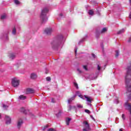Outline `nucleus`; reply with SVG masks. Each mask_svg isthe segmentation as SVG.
Listing matches in <instances>:
<instances>
[{
  "label": "nucleus",
  "instance_id": "nucleus-25",
  "mask_svg": "<svg viewBox=\"0 0 131 131\" xmlns=\"http://www.w3.org/2000/svg\"><path fill=\"white\" fill-rule=\"evenodd\" d=\"M68 108V111H71L72 110V106L71 105H69Z\"/></svg>",
  "mask_w": 131,
  "mask_h": 131
},
{
  "label": "nucleus",
  "instance_id": "nucleus-16",
  "mask_svg": "<svg viewBox=\"0 0 131 131\" xmlns=\"http://www.w3.org/2000/svg\"><path fill=\"white\" fill-rule=\"evenodd\" d=\"M88 13L89 15H90L91 16H93V15H94V10H93V9L90 10H89Z\"/></svg>",
  "mask_w": 131,
  "mask_h": 131
},
{
  "label": "nucleus",
  "instance_id": "nucleus-43",
  "mask_svg": "<svg viewBox=\"0 0 131 131\" xmlns=\"http://www.w3.org/2000/svg\"><path fill=\"white\" fill-rule=\"evenodd\" d=\"M82 42V41H80L79 42V43H80V42Z\"/></svg>",
  "mask_w": 131,
  "mask_h": 131
},
{
  "label": "nucleus",
  "instance_id": "nucleus-10",
  "mask_svg": "<svg viewBox=\"0 0 131 131\" xmlns=\"http://www.w3.org/2000/svg\"><path fill=\"white\" fill-rule=\"evenodd\" d=\"M83 123V124L86 125L85 126H86V128H87V129H90V125L89 124V123L86 121H84Z\"/></svg>",
  "mask_w": 131,
  "mask_h": 131
},
{
  "label": "nucleus",
  "instance_id": "nucleus-28",
  "mask_svg": "<svg viewBox=\"0 0 131 131\" xmlns=\"http://www.w3.org/2000/svg\"><path fill=\"white\" fill-rule=\"evenodd\" d=\"M1 19L4 20V19H6V15H3L1 16Z\"/></svg>",
  "mask_w": 131,
  "mask_h": 131
},
{
  "label": "nucleus",
  "instance_id": "nucleus-8",
  "mask_svg": "<svg viewBox=\"0 0 131 131\" xmlns=\"http://www.w3.org/2000/svg\"><path fill=\"white\" fill-rule=\"evenodd\" d=\"M23 124V121L22 120H19L17 122V127L18 128L20 129V127H21V125Z\"/></svg>",
  "mask_w": 131,
  "mask_h": 131
},
{
  "label": "nucleus",
  "instance_id": "nucleus-13",
  "mask_svg": "<svg viewBox=\"0 0 131 131\" xmlns=\"http://www.w3.org/2000/svg\"><path fill=\"white\" fill-rule=\"evenodd\" d=\"M37 77V75H36L35 73H32L31 74V78L32 79H35Z\"/></svg>",
  "mask_w": 131,
  "mask_h": 131
},
{
  "label": "nucleus",
  "instance_id": "nucleus-30",
  "mask_svg": "<svg viewBox=\"0 0 131 131\" xmlns=\"http://www.w3.org/2000/svg\"><path fill=\"white\" fill-rule=\"evenodd\" d=\"M48 127H49V125H46V126H44L43 127V130H45V129H46V128H48Z\"/></svg>",
  "mask_w": 131,
  "mask_h": 131
},
{
  "label": "nucleus",
  "instance_id": "nucleus-29",
  "mask_svg": "<svg viewBox=\"0 0 131 131\" xmlns=\"http://www.w3.org/2000/svg\"><path fill=\"white\" fill-rule=\"evenodd\" d=\"M46 80H47V81H51V77H47L46 78Z\"/></svg>",
  "mask_w": 131,
  "mask_h": 131
},
{
  "label": "nucleus",
  "instance_id": "nucleus-14",
  "mask_svg": "<svg viewBox=\"0 0 131 131\" xmlns=\"http://www.w3.org/2000/svg\"><path fill=\"white\" fill-rule=\"evenodd\" d=\"M20 112H23V113H24L25 114H27V112L26 110H25V108L24 107H21L20 108Z\"/></svg>",
  "mask_w": 131,
  "mask_h": 131
},
{
  "label": "nucleus",
  "instance_id": "nucleus-18",
  "mask_svg": "<svg viewBox=\"0 0 131 131\" xmlns=\"http://www.w3.org/2000/svg\"><path fill=\"white\" fill-rule=\"evenodd\" d=\"M77 106L78 107V108L82 109V108H83V106H82V105L81 104H77Z\"/></svg>",
  "mask_w": 131,
  "mask_h": 131
},
{
  "label": "nucleus",
  "instance_id": "nucleus-40",
  "mask_svg": "<svg viewBox=\"0 0 131 131\" xmlns=\"http://www.w3.org/2000/svg\"><path fill=\"white\" fill-rule=\"evenodd\" d=\"M119 131H122V128L119 129Z\"/></svg>",
  "mask_w": 131,
  "mask_h": 131
},
{
  "label": "nucleus",
  "instance_id": "nucleus-44",
  "mask_svg": "<svg viewBox=\"0 0 131 131\" xmlns=\"http://www.w3.org/2000/svg\"><path fill=\"white\" fill-rule=\"evenodd\" d=\"M61 39H63V37H61Z\"/></svg>",
  "mask_w": 131,
  "mask_h": 131
},
{
  "label": "nucleus",
  "instance_id": "nucleus-1",
  "mask_svg": "<svg viewBox=\"0 0 131 131\" xmlns=\"http://www.w3.org/2000/svg\"><path fill=\"white\" fill-rule=\"evenodd\" d=\"M49 12L48 8H44L41 13L40 18L41 19V23H46L48 21V17H47V13Z\"/></svg>",
  "mask_w": 131,
  "mask_h": 131
},
{
  "label": "nucleus",
  "instance_id": "nucleus-22",
  "mask_svg": "<svg viewBox=\"0 0 131 131\" xmlns=\"http://www.w3.org/2000/svg\"><path fill=\"white\" fill-rule=\"evenodd\" d=\"M72 110H73V111H76V110L77 109L76 108V106H72Z\"/></svg>",
  "mask_w": 131,
  "mask_h": 131
},
{
  "label": "nucleus",
  "instance_id": "nucleus-36",
  "mask_svg": "<svg viewBox=\"0 0 131 131\" xmlns=\"http://www.w3.org/2000/svg\"><path fill=\"white\" fill-rule=\"evenodd\" d=\"M3 108H8V106L6 105L5 104H3Z\"/></svg>",
  "mask_w": 131,
  "mask_h": 131
},
{
  "label": "nucleus",
  "instance_id": "nucleus-19",
  "mask_svg": "<svg viewBox=\"0 0 131 131\" xmlns=\"http://www.w3.org/2000/svg\"><path fill=\"white\" fill-rule=\"evenodd\" d=\"M118 56H119V52H118V51H116V58H117V57H118Z\"/></svg>",
  "mask_w": 131,
  "mask_h": 131
},
{
  "label": "nucleus",
  "instance_id": "nucleus-41",
  "mask_svg": "<svg viewBox=\"0 0 131 131\" xmlns=\"http://www.w3.org/2000/svg\"><path fill=\"white\" fill-rule=\"evenodd\" d=\"M129 2L130 3V6H131V0H129Z\"/></svg>",
  "mask_w": 131,
  "mask_h": 131
},
{
  "label": "nucleus",
  "instance_id": "nucleus-33",
  "mask_svg": "<svg viewBox=\"0 0 131 131\" xmlns=\"http://www.w3.org/2000/svg\"><path fill=\"white\" fill-rule=\"evenodd\" d=\"M97 69H98V71L101 70V67H100L99 65L97 66Z\"/></svg>",
  "mask_w": 131,
  "mask_h": 131
},
{
  "label": "nucleus",
  "instance_id": "nucleus-34",
  "mask_svg": "<svg viewBox=\"0 0 131 131\" xmlns=\"http://www.w3.org/2000/svg\"><path fill=\"white\" fill-rule=\"evenodd\" d=\"M51 102L52 103H55L56 101H55V99L52 98Z\"/></svg>",
  "mask_w": 131,
  "mask_h": 131
},
{
  "label": "nucleus",
  "instance_id": "nucleus-37",
  "mask_svg": "<svg viewBox=\"0 0 131 131\" xmlns=\"http://www.w3.org/2000/svg\"><path fill=\"white\" fill-rule=\"evenodd\" d=\"M92 57H93L95 58H96V55L94 54H92Z\"/></svg>",
  "mask_w": 131,
  "mask_h": 131
},
{
  "label": "nucleus",
  "instance_id": "nucleus-3",
  "mask_svg": "<svg viewBox=\"0 0 131 131\" xmlns=\"http://www.w3.org/2000/svg\"><path fill=\"white\" fill-rule=\"evenodd\" d=\"M108 30L106 28H103L100 32H96V37L98 38L100 34L105 33Z\"/></svg>",
  "mask_w": 131,
  "mask_h": 131
},
{
  "label": "nucleus",
  "instance_id": "nucleus-9",
  "mask_svg": "<svg viewBox=\"0 0 131 131\" xmlns=\"http://www.w3.org/2000/svg\"><path fill=\"white\" fill-rule=\"evenodd\" d=\"M84 98L85 99H86V101L88 102H89V103H92V101H93V98H91V97H89L86 95H84Z\"/></svg>",
  "mask_w": 131,
  "mask_h": 131
},
{
  "label": "nucleus",
  "instance_id": "nucleus-4",
  "mask_svg": "<svg viewBox=\"0 0 131 131\" xmlns=\"http://www.w3.org/2000/svg\"><path fill=\"white\" fill-rule=\"evenodd\" d=\"M125 106L126 109L130 112V114L131 115V103H128V101H127L125 103Z\"/></svg>",
  "mask_w": 131,
  "mask_h": 131
},
{
  "label": "nucleus",
  "instance_id": "nucleus-7",
  "mask_svg": "<svg viewBox=\"0 0 131 131\" xmlns=\"http://www.w3.org/2000/svg\"><path fill=\"white\" fill-rule=\"evenodd\" d=\"M5 118L6 124H10V123H11V118H10L8 116H6Z\"/></svg>",
  "mask_w": 131,
  "mask_h": 131
},
{
  "label": "nucleus",
  "instance_id": "nucleus-35",
  "mask_svg": "<svg viewBox=\"0 0 131 131\" xmlns=\"http://www.w3.org/2000/svg\"><path fill=\"white\" fill-rule=\"evenodd\" d=\"M77 71H78L79 73H82V71H81L79 69H77Z\"/></svg>",
  "mask_w": 131,
  "mask_h": 131
},
{
  "label": "nucleus",
  "instance_id": "nucleus-2",
  "mask_svg": "<svg viewBox=\"0 0 131 131\" xmlns=\"http://www.w3.org/2000/svg\"><path fill=\"white\" fill-rule=\"evenodd\" d=\"M11 83L14 88H18L20 84V80L16 78H14L12 79Z\"/></svg>",
  "mask_w": 131,
  "mask_h": 131
},
{
  "label": "nucleus",
  "instance_id": "nucleus-21",
  "mask_svg": "<svg viewBox=\"0 0 131 131\" xmlns=\"http://www.w3.org/2000/svg\"><path fill=\"white\" fill-rule=\"evenodd\" d=\"M12 34H16V28H14L12 30Z\"/></svg>",
  "mask_w": 131,
  "mask_h": 131
},
{
  "label": "nucleus",
  "instance_id": "nucleus-15",
  "mask_svg": "<svg viewBox=\"0 0 131 131\" xmlns=\"http://www.w3.org/2000/svg\"><path fill=\"white\" fill-rule=\"evenodd\" d=\"M19 99L20 100H25V99H26V96H25L24 95H20L19 97Z\"/></svg>",
  "mask_w": 131,
  "mask_h": 131
},
{
  "label": "nucleus",
  "instance_id": "nucleus-38",
  "mask_svg": "<svg viewBox=\"0 0 131 131\" xmlns=\"http://www.w3.org/2000/svg\"><path fill=\"white\" fill-rule=\"evenodd\" d=\"M75 54H76V53H77V49L75 50Z\"/></svg>",
  "mask_w": 131,
  "mask_h": 131
},
{
  "label": "nucleus",
  "instance_id": "nucleus-6",
  "mask_svg": "<svg viewBox=\"0 0 131 131\" xmlns=\"http://www.w3.org/2000/svg\"><path fill=\"white\" fill-rule=\"evenodd\" d=\"M45 33L48 35H50L52 33V29L51 28H46L45 30Z\"/></svg>",
  "mask_w": 131,
  "mask_h": 131
},
{
  "label": "nucleus",
  "instance_id": "nucleus-24",
  "mask_svg": "<svg viewBox=\"0 0 131 131\" xmlns=\"http://www.w3.org/2000/svg\"><path fill=\"white\" fill-rule=\"evenodd\" d=\"M83 68L86 71H88V66H83Z\"/></svg>",
  "mask_w": 131,
  "mask_h": 131
},
{
  "label": "nucleus",
  "instance_id": "nucleus-12",
  "mask_svg": "<svg viewBox=\"0 0 131 131\" xmlns=\"http://www.w3.org/2000/svg\"><path fill=\"white\" fill-rule=\"evenodd\" d=\"M75 97H76V96L74 95L73 97H71L68 100L69 104H70V103H71V102H72V101L75 99Z\"/></svg>",
  "mask_w": 131,
  "mask_h": 131
},
{
  "label": "nucleus",
  "instance_id": "nucleus-39",
  "mask_svg": "<svg viewBox=\"0 0 131 131\" xmlns=\"http://www.w3.org/2000/svg\"><path fill=\"white\" fill-rule=\"evenodd\" d=\"M59 16H60V17H62V16H63V14L60 13V14H59Z\"/></svg>",
  "mask_w": 131,
  "mask_h": 131
},
{
  "label": "nucleus",
  "instance_id": "nucleus-26",
  "mask_svg": "<svg viewBox=\"0 0 131 131\" xmlns=\"http://www.w3.org/2000/svg\"><path fill=\"white\" fill-rule=\"evenodd\" d=\"M74 86H75V88H76V89H78V84H77V83H74Z\"/></svg>",
  "mask_w": 131,
  "mask_h": 131
},
{
  "label": "nucleus",
  "instance_id": "nucleus-23",
  "mask_svg": "<svg viewBox=\"0 0 131 131\" xmlns=\"http://www.w3.org/2000/svg\"><path fill=\"white\" fill-rule=\"evenodd\" d=\"M10 58L11 59H13V58H15V55H14V54H11L10 55Z\"/></svg>",
  "mask_w": 131,
  "mask_h": 131
},
{
  "label": "nucleus",
  "instance_id": "nucleus-17",
  "mask_svg": "<svg viewBox=\"0 0 131 131\" xmlns=\"http://www.w3.org/2000/svg\"><path fill=\"white\" fill-rule=\"evenodd\" d=\"M124 31H125L124 30V29H123L119 31L117 33H118V34H121V33H123V32H124Z\"/></svg>",
  "mask_w": 131,
  "mask_h": 131
},
{
  "label": "nucleus",
  "instance_id": "nucleus-42",
  "mask_svg": "<svg viewBox=\"0 0 131 131\" xmlns=\"http://www.w3.org/2000/svg\"><path fill=\"white\" fill-rule=\"evenodd\" d=\"M0 118H2V115L0 114Z\"/></svg>",
  "mask_w": 131,
  "mask_h": 131
},
{
  "label": "nucleus",
  "instance_id": "nucleus-31",
  "mask_svg": "<svg viewBox=\"0 0 131 131\" xmlns=\"http://www.w3.org/2000/svg\"><path fill=\"white\" fill-rule=\"evenodd\" d=\"M56 129L55 128H49L48 131H56Z\"/></svg>",
  "mask_w": 131,
  "mask_h": 131
},
{
  "label": "nucleus",
  "instance_id": "nucleus-27",
  "mask_svg": "<svg viewBox=\"0 0 131 131\" xmlns=\"http://www.w3.org/2000/svg\"><path fill=\"white\" fill-rule=\"evenodd\" d=\"M85 112H86V113H88V114H90L91 113V111H90V110H85Z\"/></svg>",
  "mask_w": 131,
  "mask_h": 131
},
{
  "label": "nucleus",
  "instance_id": "nucleus-5",
  "mask_svg": "<svg viewBox=\"0 0 131 131\" xmlns=\"http://www.w3.org/2000/svg\"><path fill=\"white\" fill-rule=\"evenodd\" d=\"M25 93L27 95H28V94H34V93H35V91L31 88H28L26 90Z\"/></svg>",
  "mask_w": 131,
  "mask_h": 131
},
{
  "label": "nucleus",
  "instance_id": "nucleus-11",
  "mask_svg": "<svg viewBox=\"0 0 131 131\" xmlns=\"http://www.w3.org/2000/svg\"><path fill=\"white\" fill-rule=\"evenodd\" d=\"M71 118H66V124L67 125H69V124L70 123V121L72 120Z\"/></svg>",
  "mask_w": 131,
  "mask_h": 131
},
{
  "label": "nucleus",
  "instance_id": "nucleus-32",
  "mask_svg": "<svg viewBox=\"0 0 131 131\" xmlns=\"http://www.w3.org/2000/svg\"><path fill=\"white\" fill-rule=\"evenodd\" d=\"M122 118L123 120H125V117L124 116V114L122 115Z\"/></svg>",
  "mask_w": 131,
  "mask_h": 131
},
{
  "label": "nucleus",
  "instance_id": "nucleus-20",
  "mask_svg": "<svg viewBox=\"0 0 131 131\" xmlns=\"http://www.w3.org/2000/svg\"><path fill=\"white\" fill-rule=\"evenodd\" d=\"M14 3L16 5H20V1L18 0H15Z\"/></svg>",
  "mask_w": 131,
  "mask_h": 131
}]
</instances>
